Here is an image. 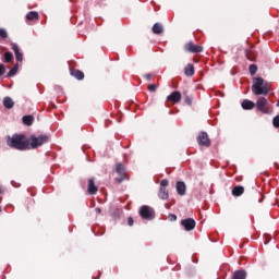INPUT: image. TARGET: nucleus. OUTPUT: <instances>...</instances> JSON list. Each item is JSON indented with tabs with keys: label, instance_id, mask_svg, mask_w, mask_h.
Instances as JSON below:
<instances>
[{
	"label": "nucleus",
	"instance_id": "29",
	"mask_svg": "<svg viewBox=\"0 0 279 279\" xmlns=\"http://www.w3.org/2000/svg\"><path fill=\"white\" fill-rule=\"evenodd\" d=\"M147 89L150 93H156V90H158V86L156 84H150V85H148Z\"/></svg>",
	"mask_w": 279,
	"mask_h": 279
},
{
	"label": "nucleus",
	"instance_id": "37",
	"mask_svg": "<svg viewBox=\"0 0 279 279\" xmlns=\"http://www.w3.org/2000/svg\"><path fill=\"white\" fill-rule=\"evenodd\" d=\"M95 211L97 213V215H100V214H101V208L97 207V208L95 209Z\"/></svg>",
	"mask_w": 279,
	"mask_h": 279
},
{
	"label": "nucleus",
	"instance_id": "14",
	"mask_svg": "<svg viewBox=\"0 0 279 279\" xmlns=\"http://www.w3.org/2000/svg\"><path fill=\"white\" fill-rule=\"evenodd\" d=\"M184 75H186V77H193V75H195V65H193L192 63H189L184 68Z\"/></svg>",
	"mask_w": 279,
	"mask_h": 279
},
{
	"label": "nucleus",
	"instance_id": "24",
	"mask_svg": "<svg viewBox=\"0 0 279 279\" xmlns=\"http://www.w3.org/2000/svg\"><path fill=\"white\" fill-rule=\"evenodd\" d=\"M19 73V64H15L7 74V77H14Z\"/></svg>",
	"mask_w": 279,
	"mask_h": 279
},
{
	"label": "nucleus",
	"instance_id": "36",
	"mask_svg": "<svg viewBox=\"0 0 279 279\" xmlns=\"http://www.w3.org/2000/svg\"><path fill=\"white\" fill-rule=\"evenodd\" d=\"M145 80H147V82H149V80H151V77H154V75L151 73L145 74L144 75Z\"/></svg>",
	"mask_w": 279,
	"mask_h": 279
},
{
	"label": "nucleus",
	"instance_id": "25",
	"mask_svg": "<svg viewBox=\"0 0 279 279\" xmlns=\"http://www.w3.org/2000/svg\"><path fill=\"white\" fill-rule=\"evenodd\" d=\"M3 62H5V64L10 63L11 60H14V54H12V52L8 51L4 53L3 56Z\"/></svg>",
	"mask_w": 279,
	"mask_h": 279
},
{
	"label": "nucleus",
	"instance_id": "22",
	"mask_svg": "<svg viewBox=\"0 0 279 279\" xmlns=\"http://www.w3.org/2000/svg\"><path fill=\"white\" fill-rule=\"evenodd\" d=\"M158 195L160 199H169V191L167 187H160Z\"/></svg>",
	"mask_w": 279,
	"mask_h": 279
},
{
	"label": "nucleus",
	"instance_id": "7",
	"mask_svg": "<svg viewBox=\"0 0 279 279\" xmlns=\"http://www.w3.org/2000/svg\"><path fill=\"white\" fill-rule=\"evenodd\" d=\"M183 49L186 53H202V51H204V47L195 45L193 41L186 43Z\"/></svg>",
	"mask_w": 279,
	"mask_h": 279
},
{
	"label": "nucleus",
	"instance_id": "5",
	"mask_svg": "<svg viewBox=\"0 0 279 279\" xmlns=\"http://www.w3.org/2000/svg\"><path fill=\"white\" fill-rule=\"evenodd\" d=\"M140 217L146 221H151L156 217V211L147 205H144L140 208Z\"/></svg>",
	"mask_w": 279,
	"mask_h": 279
},
{
	"label": "nucleus",
	"instance_id": "4",
	"mask_svg": "<svg viewBox=\"0 0 279 279\" xmlns=\"http://www.w3.org/2000/svg\"><path fill=\"white\" fill-rule=\"evenodd\" d=\"M268 104L269 102L267 101V98L258 97L255 106H256L257 110L259 112H262L263 114H271L272 111H271V109H269Z\"/></svg>",
	"mask_w": 279,
	"mask_h": 279
},
{
	"label": "nucleus",
	"instance_id": "27",
	"mask_svg": "<svg viewBox=\"0 0 279 279\" xmlns=\"http://www.w3.org/2000/svg\"><path fill=\"white\" fill-rule=\"evenodd\" d=\"M248 71L251 75H256V71H258V66H256V64H251L248 68Z\"/></svg>",
	"mask_w": 279,
	"mask_h": 279
},
{
	"label": "nucleus",
	"instance_id": "31",
	"mask_svg": "<svg viewBox=\"0 0 279 279\" xmlns=\"http://www.w3.org/2000/svg\"><path fill=\"white\" fill-rule=\"evenodd\" d=\"M272 124H274V128L279 129V116H276V117L272 119Z\"/></svg>",
	"mask_w": 279,
	"mask_h": 279
},
{
	"label": "nucleus",
	"instance_id": "30",
	"mask_svg": "<svg viewBox=\"0 0 279 279\" xmlns=\"http://www.w3.org/2000/svg\"><path fill=\"white\" fill-rule=\"evenodd\" d=\"M167 186H169V180L163 179L160 182V189H167Z\"/></svg>",
	"mask_w": 279,
	"mask_h": 279
},
{
	"label": "nucleus",
	"instance_id": "20",
	"mask_svg": "<svg viewBox=\"0 0 279 279\" xmlns=\"http://www.w3.org/2000/svg\"><path fill=\"white\" fill-rule=\"evenodd\" d=\"M3 106L8 110H11V108H14V100H12V98H10V97H4L3 98Z\"/></svg>",
	"mask_w": 279,
	"mask_h": 279
},
{
	"label": "nucleus",
	"instance_id": "1",
	"mask_svg": "<svg viewBox=\"0 0 279 279\" xmlns=\"http://www.w3.org/2000/svg\"><path fill=\"white\" fill-rule=\"evenodd\" d=\"M8 147L11 149H17V151H27L29 149V140L25 134L15 133L7 138Z\"/></svg>",
	"mask_w": 279,
	"mask_h": 279
},
{
	"label": "nucleus",
	"instance_id": "34",
	"mask_svg": "<svg viewBox=\"0 0 279 279\" xmlns=\"http://www.w3.org/2000/svg\"><path fill=\"white\" fill-rule=\"evenodd\" d=\"M2 75H5V65L4 64H0V77Z\"/></svg>",
	"mask_w": 279,
	"mask_h": 279
},
{
	"label": "nucleus",
	"instance_id": "35",
	"mask_svg": "<svg viewBox=\"0 0 279 279\" xmlns=\"http://www.w3.org/2000/svg\"><path fill=\"white\" fill-rule=\"evenodd\" d=\"M128 225L131 226V227L134 226V218L129 217L128 218Z\"/></svg>",
	"mask_w": 279,
	"mask_h": 279
},
{
	"label": "nucleus",
	"instance_id": "12",
	"mask_svg": "<svg viewBox=\"0 0 279 279\" xmlns=\"http://www.w3.org/2000/svg\"><path fill=\"white\" fill-rule=\"evenodd\" d=\"M11 49L14 51L15 59L17 62H23V53L21 51V48H19V45L12 43Z\"/></svg>",
	"mask_w": 279,
	"mask_h": 279
},
{
	"label": "nucleus",
	"instance_id": "17",
	"mask_svg": "<svg viewBox=\"0 0 279 279\" xmlns=\"http://www.w3.org/2000/svg\"><path fill=\"white\" fill-rule=\"evenodd\" d=\"M247 272L245 270H235L232 274V279H246Z\"/></svg>",
	"mask_w": 279,
	"mask_h": 279
},
{
	"label": "nucleus",
	"instance_id": "33",
	"mask_svg": "<svg viewBox=\"0 0 279 279\" xmlns=\"http://www.w3.org/2000/svg\"><path fill=\"white\" fill-rule=\"evenodd\" d=\"M168 219H169L170 221H178V216H175V214H170V215L168 216Z\"/></svg>",
	"mask_w": 279,
	"mask_h": 279
},
{
	"label": "nucleus",
	"instance_id": "32",
	"mask_svg": "<svg viewBox=\"0 0 279 279\" xmlns=\"http://www.w3.org/2000/svg\"><path fill=\"white\" fill-rule=\"evenodd\" d=\"M184 101L187 106H193V99L190 96H185Z\"/></svg>",
	"mask_w": 279,
	"mask_h": 279
},
{
	"label": "nucleus",
	"instance_id": "39",
	"mask_svg": "<svg viewBox=\"0 0 279 279\" xmlns=\"http://www.w3.org/2000/svg\"><path fill=\"white\" fill-rule=\"evenodd\" d=\"M0 213H1V207H0Z\"/></svg>",
	"mask_w": 279,
	"mask_h": 279
},
{
	"label": "nucleus",
	"instance_id": "6",
	"mask_svg": "<svg viewBox=\"0 0 279 279\" xmlns=\"http://www.w3.org/2000/svg\"><path fill=\"white\" fill-rule=\"evenodd\" d=\"M116 173L120 175L119 178L116 179L118 184H121V182L128 179V172H126L125 166L121 162H118L116 165Z\"/></svg>",
	"mask_w": 279,
	"mask_h": 279
},
{
	"label": "nucleus",
	"instance_id": "18",
	"mask_svg": "<svg viewBox=\"0 0 279 279\" xmlns=\"http://www.w3.org/2000/svg\"><path fill=\"white\" fill-rule=\"evenodd\" d=\"M255 106H256V104H254V101H252V100L244 99L242 101L243 110H252L255 108Z\"/></svg>",
	"mask_w": 279,
	"mask_h": 279
},
{
	"label": "nucleus",
	"instance_id": "21",
	"mask_svg": "<svg viewBox=\"0 0 279 279\" xmlns=\"http://www.w3.org/2000/svg\"><path fill=\"white\" fill-rule=\"evenodd\" d=\"M22 122L24 123V125L31 126L34 124V116H24L22 118Z\"/></svg>",
	"mask_w": 279,
	"mask_h": 279
},
{
	"label": "nucleus",
	"instance_id": "2",
	"mask_svg": "<svg viewBox=\"0 0 279 279\" xmlns=\"http://www.w3.org/2000/svg\"><path fill=\"white\" fill-rule=\"evenodd\" d=\"M254 95H269V86L263 77H254L252 85Z\"/></svg>",
	"mask_w": 279,
	"mask_h": 279
},
{
	"label": "nucleus",
	"instance_id": "13",
	"mask_svg": "<svg viewBox=\"0 0 279 279\" xmlns=\"http://www.w3.org/2000/svg\"><path fill=\"white\" fill-rule=\"evenodd\" d=\"M178 195H186V184L182 181H178L175 184Z\"/></svg>",
	"mask_w": 279,
	"mask_h": 279
},
{
	"label": "nucleus",
	"instance_id": "16",
	"mask_svg": "<svg viewBox=\"0 0 279 279\" xmlns=\"http://www.w3.org/2000/svg\"><path fill=\"white\" fill-rule=\"evenodd\" d=\"M153 34H156L157 36H160V34H163L165 27L160 23H155L151 27Z\"/></svg>",
	"mask_w": 279,
	"mask_h": 279
},
{
	"label": "nucleus",
	"instance_id": "19",
	"mask_svg": "<svg viewBox=\"0 0 279 279\" xmlns=\"http://www.w3.org/2000/svg\"><path fill=\"white\" fill-rule=\"evenodd\" d=\"M38 19H40V15L37 11H31L26 14L27 21H38Z\"/></svg>",
	"mask_w": 279,
	"mask_h": 279
},
{
	"label": "nucleus",
	"instance_id": "38",
	"mask_svg": "<svg viewBox=\"0 0 279 279\" xmlns=\"http://www.w3.org/2000/svg\"><path fill=\"white\" fill-rule=\"evenodd\" d=\"M1 193H3V189H1V186H0V195H1Z\"/></svg>",
	"mask_w": 279,
	"mask_h": 279
},
{
	"label": "nucleus",
	"instance_id": "8",
	"mask_svg": "<svg viewBox=\"0 0 279 279\" xmlns=\"http://www.w3.org/2000/svg\"><path fill=\"white\" fill-rule=\"evenodd\" d=\"M196 141L201 147H210V137H208V133L206 132H201Z\"/></svg>",
	"mask_w": 279,
	"mask_h": 279
},
{
	"label": "nucleus",
	"instance_id": "11",
	"mask_svg": "<svg viewBox=\"0 0 279 279\" xmlns=\"http://www.w3.org/2000/svg\"><path fill=\"white\" fill-rule=\"evenodd\" d=\"M97 191H99V187L95 185V179H89L87 183V193L89 195H97Z\"/></svg>",
	"mask_w": 279,
	"mask_h": 279
},
{
	"label": "nucleus",
	"instance_id": "9",
	"mask_svg": "<svg viewBox=\"0 0 279 279\" xmlns=\"http://www.w3.org/2000/svg\"><path fill=\"white\" fill-rule=\"evenodd\" d=\"M181 226L186 230V232H191V230H195L196 222L193 218H187L181 220Z\"/></svg>",
	"mask_w": 279,
	"mask_h": 279
},
{
	"label": "nucleus",
	"instance_id": "23",
	"mask_svg": "<svg viewBox=\"0 0 279 279\" xmlns=\"http://www.w3.org/2000/svg\"><path fill=\"white\" fill-rule=\"evenodd\" d=\"M71 75H73V77H76V80H84V72L80 70H71Z\"/></svg>",
	"mask_w": 279,
	"mask_h": 279
},
{
	"label": "nucleus",
	"instance_id": "26",
	"mask_svg": "<svg viewBox=\"0 0 279 279\" xmlns=\"http://www.w3.org/2000/svg\"><path fill=\"white\" fill-rule=\"evenodd\" d=\"M246 58L251 62H254V60H256V53H254V51H246Z\"/></svg>",
	"mask_w": 279,
	"mask_h": 279
},
{
	"label": "nucleus",
	"instance_id": "28",
	"mask_svg": "<svg viewBox=\"0 0 279 279\" xmlns=\"http://www.w3.org/2000/svg\"><path fill=\"white\" fill-rule=\"evenodd\" d=\"M0 38H2V40L8 38V31H5V28H0Z\"/></svg>",
	"mask_w": 279,
	"mask_h": 279
},
{
	"label": "nucleus",
	"instance_id": "3",
	"mask_svg": "<svg viewBox=\"0 0 279 279\" xmlns=\"http://www.w3.org/2000/svg\"><path fill=\"white\" fill-rule=\"evenodd\" d=\"M49 142V136L47 135H31L28 138V149H38V147H43L45 143Z\"/></svg>",
	"mask_w": 279,
	"mask_h": 279
},
{
	"label": "nucleus",
	"instance_id": "15",
	"mask_svg": "<svg viewBox=\"0 0 279 279\" xmlns=\"http://www.w3.org/2000/svg\"><path fill=\"white\" fill-rule=\"evenodd\" d=\"M243 193H245V187H243L241 185L233 186V189H232L233 197H241V195H243Z\"/></svg>",
	"mask_w": 279,
	"mask_h": 279
},
{
	"label": "nucleus",
	"instance_id": "10",
	"mask_svg": "<svg viewBox=\"0 0 279 279\" xmlns=\"http://www.w3.org/2000/svg\"><path fill=\"white\" fill-rule=\"evenodd\" d=\"M167 101H172V104H180V101H182V94L180 92H172L167 97Z\"/></svg>",
	"mask_w": 279,
	"mask_h": 279
}]
</instances>
